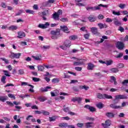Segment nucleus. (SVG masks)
<instances>
[{
  "instance_id": "1",
  "label": "nucleus",
  "mask_w": 128,
  "mask_h": 128,
  "mask_svg": "<svg viewBox=\"0 0 128 128\" xmlns=\"http://www.w3.org/2000/svg\"><path fill=\"white\" fill-rule=\"evenodd\" d=\"M116 48L120 50H122L125 48V44L123 42L118 41L116 43Z\"/></svg>"
},
{
  "instance_id": "2",
  "label": "nucleus",
  "mask_w": 128,
  "mask_h": 128,
  "mask_svg": "<svg viewBox=\"0 0 128 128\" xmlns=\"http://www.w3.org/2000/svg\"><path fill=\"white\" fill-rule=\"evenodd\" d=\"M49 26L50 23H48V22H46L45 24H40L38 26V28H42V30H46V28H48Z\"/></svg>"
},
{
  "instance_id": "3",
  "label": "nucleus",
  "mask_w": 128,
  "mask_h": 128,
  "mask_svg": "<svg viewBox=\"0 0 128 128\" xmlns=\"http://www.w3.org/2000/svg\"><path fill=\"white\" fill-rule=\"evenodd\" d=\"M84 108H87L89 110L90 112H96V108L94 106H92L88 104H86L84 106Z\"/></svg>"
},
{
  "instance_id": "4",
  "label": "nucleus",
  "mask_w": 128,
  "mask_h": 128,
  "mask_svg": "<svg viewBox=\"0 0 128 128\" xmlns=\"http://www.w3.org/2000/svg\"><path fill=\"white\" fill-rule=\"evenodd\" d=\"M20 56H22L21 53L12 52L10 58H20Z\"/></svg>"
},
{
  "instance_id": "5",
  "label": "nucleus",
  "mask_w": 128,
  "mask_h": 128,
  "mask_svg": "<svg viewBox=\"0 0 128 128\" xmlns=\"http://www.w3.org/2000/svg\"><path fill=\"white\" fill-rule=\"evenodd\" d=\"M102 124L104 128H108V126H110V124H112V121L110 120H107L105 122V124L102 123Z\"/></svg>"
},
{
  "instance_id": "6",
  "label": "nucleus",
  "mask_w": 128,
  "mask_h": 128,
  "mask_svg": "<svg viewBox=\"0 0 128 128\" xmlns=\"http://www.w3.org/2000/svg\"><path fill=\"white\" fill-rule=\"evenodd\" d=\"M51 34H52L51 38L53 40H56L58 38H60V32H52Z\"/></svg>"
},
{
  "instance_id": "7",
  "label": "nucleus",
  "mask_w": 128,
  "mask_h": 128,
  "mask_svg": "<svg viewBox=\"0 0 128 128\" xmlns=\"http://www.w3.org/2000/svg\"><path fill=\"white\" fill-rule=\"evenodd\" d=\"M115 102H114V104H110V107L112 108H114V110H118V108H122V106H116V104H118V102H116L114 101Z\"/></svg>"
},
{
  "instance_id": "8",
  "label": "nucleus",
  "mask_w": 128,
  "mask_h": 128,
  "mask_svg": "<svg viewBox=\"0 0 128 128\" xmlns=\"http://www.w3.org/2000/svg\"><path fill=\"white\" fill-rule=\"evenodd\" d=\"M71 100L74 102H78V104H80V102H82V98L80 97H74L72 98Z\"/></svg>"
},
{
  "instance_id": "9",
  "label": "nucleus",
  "mask_w": 128,
  "mask_h": 128,
  "mask_svg": "<svg viewBox=\"0 0 128 128\" xmlns=\"http://www.w3.org/2000/svg\"><path fill=\"white\" fill-rule=\"evenodd\" d=\"M126 98V96L124 95H117L115 96V99L114 101L116 102V100H125Z\"/></svg>"
},
{
  "instance_id": "10",
  "label": "nucleus",
  "mask_w": 128,
  "mask_h": 128,
  "mask_svg": "<svg viewBox=\"0 0 128 128\" xmlns=\"http://www.w3.org/2000/svg\"><path fill=\"white\" fill-rule=\"evenodd\" d=\"M86 10H92L93 12H94L96 10H98L99 8H98V6H94V7L92 6H86Z\"/></svg>"
},
{
  "instance_id": "11",
  "label": "nucleus",
  "mask_w": 128,
  "mask_h": 128,
  "mask_svg": "<svg viewBox=\"0 0 128 128\" xmlns=\"http://www.w3.org/2000/svg\"><path fill=\"white\" fill-rule=\"evenodd\" d=\"M112 20L114 21V24L115 26H120L122 25V22H120L118 21V20L117 18H114L112 19Z\"/></svg>"
},
{
  "instance_id": "12",
  "label": "nucleus",
  "mask_w": 128,
  "mask_h": 128,
  "mask_svg": "<svg viewBox=\"0 0 128 128\" xmlns=\"http://www.w3.org/2000/svg\"><path fill=\"white\" fill-rule=\"evenodd\" d=\"M106 116L107 118H114L115 114L112 112H107L106 113Z\"/></svg>"
},
{
  "instance_id": "13",
  "label": "nucleus",
  "mask_w": 128,
  "mask_h": 128,
  "mask_svg": "<svg viewBox=\"0 0 128 128\" xmlns=\"http://www.w3.org/2000/svg\"><path fill=\"white\" fill-rule=\"evenodd\" d=\"M50 88H52V87L47 86L46 88H42L40 89V90L42 92H48V90H50Z\"/></svg>"
},
{
  "instance_id": "14",
  "label": "nucleus",
  "mask_w": 128,
  "mask_h": 128,
  "mask_svg": "<svg viewBox=\"0 0 128 128\" xmlns=\"http://www.w3.org/2000/svg\"><path fill=\"white\" fill-rule=\"evenodd\" d=\"M58 126L61 128H68V123L66 122L60 123L58 124Z\"/></svg>"
},
{
  "instance_id": "15",
  "label": "nucleus",
  "mask_w": 128,
  "mask_h": 128,
  "mask_svg": "<svg viewBox=\"0 0 128 128\" xmlns=\"http://www.w3.org/2000/svg\"><path fill=\"white\" fill-rule=\"evenodd\" d=\"M98 26H99L100 28V30L102 29V28H108V25H106V24H102V23H98Z\"/></svg>"
},
{
  "instance_id": "16",
  "label": "nucleus",
  "mask_w": 128,
  "mask_h": 128,
  "mask_svg": "<svg viewBox=\"0 0 128 128\" xmlns=\"http://www.w3.org/2000/svg\"><path fill=\"white\" fill-rule=\"evenodd\" d=\"M110 82H114V84L115 86H116L118 84V82H116V77L114 76H111L110 77Z\"/></svg>"
},
{
  "instance_id": "17",
  "label": "nucleus",
  "mask_w": 128,
  "mask_h": 128,
  "mask_svg": "<svg viewBox=\"0 0 128 128\" xmlns=\"http://www.w3.org/2000/svg\"><path fill=\"white\" fill-rule=\"evenodd\" d=\"M60 30H62V32H68V28L66 26H60Z\"/></svg>"
},
{
  "instance_id": "18",
  "label": "nucleus",
  "mask_w": 128,
  "mask_h": 128,
  "mask_svg": "<svg viewBox=\"0 0 128 128\" xmlns=\"http://www.w3.org/2000/svg\"><path fill=\"white\" fill-rule=\"evenodd\" d=\"M64 44L66 48H70L72 46V42L70 40H66Z\"/></svg>"
},
{
  "instance_id": "19",
  "label": "nucleus",
  "mask_w": 128,
  "mask_h": 128,
  "mask_svg": "<svg viewBox=\"0 0 128 128\" xmlns=\"http://www.w3.org/2000/svg\"><path fill=\"white\" fill-rule=\"evenodd\" d=\"M52 16L54 20H60V16L58 14V13H56V12H54Z\"/></svg>"
},
{
  "instance_id": "20",
  "label": "nucleus",
  "mask_w": 128,
  "mask_h": 128,
  "mask_svg": "<svg viewBox=\"0 0 128 128\" xmlns=\"http://www.w3.org/2000/svg\"><path fill=\"white\" fill-rule=\"evenodd\" d=\"M18 26L14 25H12L8 28L9 30H16Z\"/></svg>"
},
{
  "instance_id": "21",
  "label": "nucleus",
  "mask_w": 128,
  "mask_h": 128,
  "mask_svg": "<svg viewBox=\"0 0 128 128\" xmlns=\"http://www.w3.org/2000/svg\"><path fill=\"white\" fill-rule=\"evenodd\" d=\"M88 20H89V21L91 22H96V17L93 15H90L88 17Z\"/></svg>"
},
{
  "instance_id": "22",
  "label": "nucleus",
  "mask_w": 128,
  "mask_h": 128,
  "mask_svg": "<svg viewBox=\"0 0 128 128\" xmlns=\"http://www.w3.org/2000/svg\"><path fill=\"white\" fill-rule=\"evenodd\" d=\"M97 98L100 100H104V94L98 93L97 94Z\"/></svg>"
},
{
  "instance_id": "23",
  "label": "nucleus",
  "mask_w": 128,
  "mask_h": 128,
  "mask_svg": "<svg viewBox=\"0 0 128 128\" xmlns=\"http://www.w3.org/2000/svg\"><path fill=\"white\" fill-rule=\"evenodd\" d=\"M24 36H26V34L24 32H18V36H17L18 38H22Z\"/></svg>"
},
{
  "instance_id": "24",
  "label": "nucleus",
  "mask_w": 128,
  "mask_h": 128,
  "mask_svg": "<svg viewBox=\"0 0 128 128\" xmlns=\"http://www.w3.org/2000/svg\"><path fill=\"white\" fill-rule=\"evenodd\" d=\"M94 68V64L92 63L88 64L87 67L88 70H92V68Z\"/></svg>"
},
{
  "instance_id": "25",
  "label": "nucleus",
  "mask_w": 128,
  "mask_h": 128,
  "mask_svg": "<svg viewBox=\"0 0 128 128\" xmlns=\"http://www.w3.org/2000/svg\"><path fill=\"white\" fill-rule=\"evenodd\" d=\"M37 100H38L41 102H45L48 99L46 97L40 96L37 98Z\"/></svg>"
},
{
  "instance_id": "26",
  "label": "nucleus",
  "mask_w": 128,
  "mask_h": 128,
  "mask_svg": "<svg viewBox=\"0 0 128 128\" xmlns=\"http://www.w3.org/2000/svg\"><path fill=\"white\" fill-rule=\"evenodd\" d=\"M92 124H94V122H86L85 124V126L86 128H92Z\"/></svg>"
},
{
  "instance_id": "27",
  "label": "nucleus",
  "mask_w": 128,
  "mask_h": 128,
  "mask_svg": "<svg viewBox=\"0 0 128 128\" xmlns=\"http://www.w3.org/2000/svg\"><path fill=\"white\" fill-rule=\"evenodd\" d=\"M58 118V116H54L52 117H49V122H56V120Z\"/></svg>"
},
{
  "instance_id": "28",
  "label": "nucleus",
  "mask_w": 128,
  "mask_h": 128,
  "mask_svg": "<svg viewBox=\"0 0 128 128\" xmlns=\"http://www.w3.org/2000/svg\"><path fill=\"white\" fill-rule=\"evenodd\" d=\"M98 8H99V9H98V10H100V7L102 6V8H108V4H98Z\"/></svg>"
},
{
  "instance_id": "29",
  "label": "nucleus",
  "mask_w": 128,
  "mask_h": 128,
  "mask_svg": "<svg viewBox=\"0 0 128 128\" xmlns=\"http://www.w3.org/2000/svg\"><path fill=\"white\" fill-rule=\"evenodd\" d=\"M114 64V61L112 60H107L106 61V64L107 66H112Z\"/></svg>"
},
{
  "instance_id": "30",
  "label": "nucleus",
  "mask_w": 128,
  "mask_h": 128,
  "mask_svg": "<svg viewBox=\"0 0 128 128\" xmlns=\"http://www.w3.org/2000/svg\"><path fill=\"white\" fill-rule=\"evenodd\" d=\"M96 106L100 110H102V108H104V104H102V103L100 102L96 104Z\"/></svg>"
},
{
  "instance_id": "31",
  "label": "nucleus",
  "mask_w": 128,
  "mask_h": 128,
  "mask_svg": "<svg viewBox=\"0 0 128 128\" xmlns=\"http://www.w3.org/2000/svg\"><path fill=\"white\" fill-rule=\"evenodd\" d=\"M106 98L107 100H112V96H110L108 94H104V100H106Z\"/></svg>"
},
{
  "instance_id": "32",
  "label": "nucleus",
  "mask_w": 128,
  "mask_h": 128,
  "mask_svg": "<svg viewBox=\"0 0 128 128\" xmlns=\"http://www.w3.org/2000/svg\"><path fill=\"white\" fill-rule=\"evenodd\" d=\"M25 12L26 14H34V11L28 9L26 10Z\"/></svg>"
},
{
  "instance_id": "33",
  "label": "nucleus",
  "mask_w": 128,
  "mask_h": 128,
  "mask_svg": "<svg viewBox=\"0 0 128 128\" xmlns=\"http://www.w3.org/2000/svg\"><path fill=\"white\" fill-rule=\"evenodd\" d=\"M42 15L41 16L42 20H46V18L45 16H46V12H42Z\"/></svg>"
},
{
  "instance_id": "34",
  "label": "nucleus",
  "mask_w": 128,
  "mask_h": 128,
  "mask_svg": "<svg viewBox=\"0 0 128 128\" xmlns=\"http://www.w3.org/2000/svg\"><path fill=\"white\" fill-rule=\"evenodd\" d=\"M110 71L113 74H116V72H118V68H112L110 69Z\"/></svg>"
},
{
  "instance_id": "35",
  "label": "nucleus",
  "mask_w": 128,
  "mask_h": 128,
  "mask_svg": "<svg viewBox=\"0 0 128 128\" xmlns=\"http://www.w3.org/2000/svg\"><path fill=\"white\" fill-rule=\"evenodd\" d=\"M32 58L35 60H40V58H42V56H32Z\"/></svg>"
},
{
  "instance_id": "36",
  "label": "nucleus",
  "mask_w": 128,
  "mask_h": 128,
  "mask_svg": "<svg viewBox=\"0 0 128 128\" xmlns=\"http://www.w3.org/2000/svg\"><path fill=\"white\" fill-rule=\"evenodd\" d=\"M78 38V36L76 35H72L71 36H70L69 39L70 40H77Z\"/></svg>"
},
{
  "instance_id": "37",
  "label": "nucleus",
  "mask_w": 128,
  "mask_h": 128,
  "mask_svg": "<svg viewBox=\"0 0 128 128\" xmlns=\"http://www.w3.org/2000/svg\"><path fill=\"white\" fill-rule=\"evenodd\" d=\"M24 12V10L22 9L20 10L16 14V16H20V14Z\"/></svg>"
},
{
  "instance_id": "38",
  "label": "nucleus",
  "mask_w": 128,
  "mask_h": 128,
  "mask_svg": "<svg viewBox=\"0 0 128 128\" xmlns=\"http://www.w3.org/2000/svg\"><path fill=\"white\" fill-rule=\"evenodd\" d=\"M52 82H54V84H58V82H60V78H54L52 80Z\"/></svg>"
},
{
  "instance_id": "39",
  "label": "nucleus",
  "mask_w": 128,
  "mask_h": 128,
  "mask_svg": "<svg viewBox=\"0 0 128 128\" xmlns=\"http://www.w3.org/2000/svg\"><path fill=\"white\" fill-rule=\"evenodd\" d=\"M6 77L5 76H2L1 78V82L2 84H6Z\"/></svg>"
},
{
  "instance_id": "40",
  "label": "nucleus",
  "mask_w": 128,
  "mask_h": 128,
  "mask_svg": "<svg viewBox=\"0 0 128 128\" xmlns=\"http://www.w3.org/2000/svg\"><path fill=\"white\" fill-rule=\"evenodd\" d=\"M117 68H124V64L122 63H119L117 64Z\"/></svg>"
},
{
  "instance_id": "41",
  "label": "nucleus",
  "mask_w": 128,
  "mask_h": 128,
  "mask_svg": "<svg viewBox=\"0 0 128 128\" xmlns=\"http://www.w3.org/2000/svg\"><path fill=\"white\" fill-rule=\"evenodd\" d=\"M5 100H6V98L4 96H0V102H4Z\"/></svg>"
},
{
  "instance_id": "42",
  "label": "nucleus",
  "mask_w": 128,
  "mask_h": 128,
  "mask_svg": "<svg viewBox=\"0 0 128 128\" xmlns=\"http://www.w3.org/2000/svg\"><path fill=\"white\" fill-rule=\"evenodd\" d=\"M38 70L40 72H43L44 70V67L42 66H38Z\"/></svg>"
},
{
  "instance_id": "43",
  "label": "nucleus",
  "mask_w": 128,
  "mask_h": 128,
  "mask_svg": "<svg viewBox=\"0 0 128 128\" xmlns=\"http://www.w3.org/2000/svg\"><path fill=\"white\" fill-rule=\"evenodd\" d=\"M2 72L4 73V76H10V74H9V72L6 70H3Z\"/></svg>"
},
{
  "instance_id": "44",
  "label": "nucleus",
  "mask_w": 128,
  "mask_h": 128,
  "mask_svg": "<svg viewBox=\"0 0 128 128\" xmlns=\"http://www.w3.org/2000/svg\"><path fill=\"white\" fill-rule=\"evenodd\" d=\"M91 30V32H98V28H96V27H92V28H90Z\"/></svg>"
},
{
  "instance_id": "45",
  "label": "nucleus",
  "mask_w": 128,
  "mask_h": 128,
  "mask_svg": "<svg viewBox=\"0 0 128 128\" xmlns=\"http://www.w3.org/2000/svg\"><path fill=\"white\" fill-rule=\"evenodd\" d=\"M42 112L43 116H50V112H46V111L42 110Z\"/></svg>"
},
{
  "instance_id": "46",
  "label": "nucleus",
  "mask_w": 128,
  "mask_h": 128,
  "mask_svg": "<svg viewBox=\"0 0 128 128\" xmlns=\"http://www.w3.org/2000/svg\"><path fill=\"white\" fill-rule=\"evenodd\" d=\"M112 13L113 14H114V16H120V11L116 12L114 10H112Z\"/></svg>"
},
{
  "instance_id": "47",
  "label": "nucleus",
  "mask_w": 128,
  "mask_h": 128,
  "mask_svg": "<svg viewBox=\"0 0 128 128\" xmlns=\"http://www.w3.org/2000/svg\"><path fill=\"white\" fill-rule=\"evenodd\" d=\"M72 90H74V92H80V90H78V88L76 86H74L72 87Z\"/></svg>"
},
{
  "instance_id": "48",
  "label": "nucleus",
  "mask_w": 128,
  "mask_h": 128,
  "mask_svg": "<svg viewBox=\"0 0 128 128\" xmlns=\"http://www.w3.org/2000/svg\"><path fill=\"white\" fill-rule=\"evenodd\" d=\"M77 62H79V64H81L80 66H82V64H84V59H78Z\"/></svg>"
},
{
  "instance_id": "49",
  "label": "nucleus",
  "mask_w": 128,
  "mask_h": 128,
  "mask_svg": "<svg viewBox=\"0 0 128 128\" xmlns=\"http://www.w3.org/2000/svg\"><path fill=\"white\" fill-rule=\"evenodd\" d=\"M124 56V54L122 52H120L118 55H117L116 58H122Z\"/></svg>"
},
{
  "instance_id": "50",
  "label": "nucleus",
  "mask_w": 128,
  "mask_h": 128,
  "mask_svg": "<svg viewBox=\"0 0 128 128\" xmlns=\"http://www.w3.org/2000/svg\"><path fill=\"white\" fill-rule=\"evenodd\" d=\"M32 80H34L35 82H40V78H36V77H33L32 78Z\"/></svg>"
},
{
  "instance_id": "51",
  "label": "nucleus",
  "mask_w": 128,
  "mask_h": 128,
  "mask_svg": "<svg viewBox=\"0 0 128 128\" xmlns=\"http://www.w3.org/2000/svg\"><path fill=\"white\" fill-rule=\"evenodd\" d=\"M8 98H13V100H16V96H14V95L12 94H8Z\"/></svg>"
},
{
  "instance_id": "52",
  "label": "nucleus",
  "mask_w": 128,
  "mask_h": 128,
  "mask_svg": "<svg viewBox=\"0 0 128 128\" xmlns=\"http://www.w3.org/2000/svg\"><path fill=\"white\" fill-rule=\"evenodd\" d=\"M118 7L120 8H121L122 10H124V8H126V4H120L118 5Z\"/></svg>"
},
{
  "instance_id": "53",
  "label": "nucleus",
  "mask_w": 128,
  "mask_h": 128,
  "mask_svg": "<svg viewBox=\"0 0 128 128\" xmlns=\"http://www.w3.org/2000/svg\"><path fill=\"white\" fill-rule=\"evenodd\" d=\"M76 6H85L86 4H82V3H80V2H76Z\"/></svg>"
},
{
  "instance_id": "54",
  "label": "nucleus",
  "mask_w": 128,
  "mask_h": 128,
  "mask_svg": "<svg viewBox=\"0 0 128 128\" xmlns=\"http://www.w3.org/2000/svg\"><path fill=\"white\" fill-rule=\"evenodd\" d=\"M6 104H7L8 105V106H12H12H14V103H12V102H10V101H7L6 102Z\"/></svg>"
},
{
  "instance_id": "55",
  "label": "nucleus",
  "mask_w": 128,
  "mask_h": 128,
  "mask_svg": "<svg viewBox=\"0 0 128 128\" xmlns=\"http://www.w3.org/2000/svg\"><path fill=\"white\" fill-rule=\"evenodd\" d=\"M0 59L2 60H3V62H4L5 64H8L9 63L8 59H6V58H0Z\"/></svg>"
},
{
  "instance_id": "56",
  "label": "nucleus",
  "mask_w": 128,
  "mask_h": 128,
  "mask_svg": "<svg viewBox=\"0 0 128 128\" xmlns=\"http://www.w3.org/2000/svg\"><path fill=\"white\" fill-rule=\"evenodd\" d=\"M128 84V80H125L122 82V84L123 86H126Z\"/></svg>"
},
{
  "instance_id": "57",
  "label": "nucleus",
  "mask_w": 128,
  "mask_h": 128,
  "mask_svg": "<svg viewBox=\"0 0 128 128\" xmlns=\"http://www.w3.org/2000/svg\"><path fill=\"white\" fill-rule=\"evenodd\" d=\"M84 36L85 40H88V38H90V33H88L87 34H84Z\"/></svg>"
},
{
  "instance_id": "58",
  "label": "nucleus",
  "mask_w": 128,
  "mask_h": 128,
  "mask_svg": "<svg viewBox=\"0 0 128 128\" xmlns=\"http://www.w3.org/2000/svg\"><path fill=\"white\" fill-rule=\"evenodd\" d=\"M80 30L82 32H88V30H86V28L85 26L82 27L80 28Z\"/></svg>"
},
{
  "instance_id": "59",
  "label": "nucleus",
  "mask_w": 128,
  "mask_h": 128,
  "mask_svg": "<svg viewBox=\"0 0 128 128\" xmlns=\"http://www.w3.org/2000/svg\"><path fill=\"white\" fill-rule=\"evenodd\" d=\"M98 18L99 20H104V15L100 14L98 16Z\"/></svg>"
},
{
  "instance_id": "60",
  "label": "nucleus",
  "mask_w": 128,
  "mask_h": 128,
  "mask_svg": "<svg viewBox=\"0 0 128 128\" xmlns=\"http://www.w3.org/2000/svg\"><path fill=\"white\" fill-rule=\"evenodd\" d=\"M60 20L61 22H68V18H63L60 19Z\"/></svg>"
},
{
  "instance_id": "61",
  "label": "nucleus",
  "mask_w": 128,
  "mask_h": 128,
  "mask_svg": "<svg viewBox=\"0 0 128 128\" xmlns=\"http://www.w3.org/2000/svg\"><path fill=\"white\" fill-rule=\"evenodd\" d=\"M76 126L78 128H82L84 126V124L79 122L76 124Z\"/></svg>"
},
{
  "instance_id": "62",
  "label": "nucleus",
  "mask_w": 128,
  "mask_h": 128,
  "mask_svg": "<svg viewBox=\"0 0 128 128\" xmlns=\"http://www.w3.org/2000/svg\"><path fill=\"white\" fill-rule=\"evenodd\" d=\"M75 70H77V72H80L82 70V67H76Z\"/></svg>"
},
{
  "instance_id": "63",
  "label": "nucleus",
  "mask_w": 128,
  "mask_h": 128,
  "mask_svg": "<svg viewBox=\"0 0 128 128\" xmlns=\"http://www.w3.org/2000/svg\"><path fill=\"white\" fill-rule=\"evenodd\" d=\"M81 63H80L78 61L74 62V66H80Z\"/></svg>"
},
{
  "instance_id": "64",
  "label": "nucleus",
  "mask_w": 128,
  "mask_h": 128,
  "mask_svg": "<svg viewBox=\"0 0 128 128\" xmlns=\"http://www.w3.org/2000/svg\"><path fill=\"white\" fill-rule=\"evenodd\" d=\"M19 74H24V70L20 69L18 70Z\"/></svg>"
}]
</instances>
